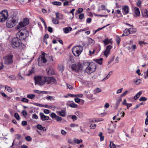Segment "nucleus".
I'll list each match as a JSON object with an SVG mask.
<instances>
[{
  "label": "nucleus",
  "instance_id": "20e7f679",
  "mask_svg": "<svg viewBox=\"0 0 148 148\" xmlns=\"http://www.w3.org/2000/svg\"><path fill=\"white\" fill-rule=\"evenodd\" d=\"M11 44L12 47L15 48L20 47L21 46L22 43L21 40L16 37L12 39Z\"/></svg>",
  "mask_w": 148,
  "mask_h": 148
},
{
  "label": "nucleus",
  "instance_id": "4be33fe9",
  "mask_svg": "<svg viewBox=\"0 0 148 148\" xmlns=\"http://www.w3.org/2000/svg\"><path fill=\"white\" fill-rule=\"evenodd\" d=\"M37 128L40 130H42L43 131H46V129L45 127H43L40 124H38L37 126Z\"/></svg>",
  "mask_w": 148,
  "mask_h": 148
},
{
  "label": "nucleus",
  "instance_id": "4d7b16f0",
  "mask_svg": "<svg viewBox=\"0 0 148 148\" xmlns=\"http://www.w3.org/2000/svg\"><path fill=\"white\" fill-rule=\"evenodd\" d=\"M90 127L91 129H94L96 127V124H91L90 125Z\"/></svg>",
  "mask_w": 148,
  "mask_h": 148
},
{
  "label": "nucleus",
  "instance_id": "338daca9",
  "mask_svg": "<svg viewBox=\"0 0 148 148\" xmlns=\"http://www.w3.org/2000/svg\"><path fill=\"white\" fill-rule=\"evenodd\" d=\"M61 133L63 135H65L66 134V132L64 130H62L61 131Z\"/></svg>",
  "mask_w": 148,
  "mask_h": 148
},
{
  "label": "nucleus",
  "instance_id": "f3484780",
  "mask_svg": "<svg viewBox=\"0 0 148 148\" xmlns=\"http://www.w3.org/2000/svg\"><path fill=\"white\" fill-rule=\"evenodd\" d=\"M57 113L62 117H65L66 115L65 111L64 110H62L61 111H57Z\"/></svg>",
  "mask_w": 148,
  "mask_h": 148
},
{
  "label": "nucleus",
  "instance_id": "4468645a",
  "mask_svg": "<svg viewBox=\"0 0 148 148\" xmlns=\"http://www.w3.org/2000/svg\"><path fill=\"white\" fill-rule=\"evenodd\" d=\"M39 114L40 119L42 121L48 120L49 119V116L45 115L43 113L40 112Z\"/></svg>",
  "mask_w": 148,
  "mask_h": 148
},
{
  "label": "nucleus",
  "instance_id": "a878e982",
  "mask_svg": "<svg viewBox=\"0 0 148 148\" xmlns=\"http://www.w3.org/2000/svg\"><path fill=\"white\" fill-rule=\"evenodd\" d=\"M141 94L142 92L141 91L139 92L135 96H134V99L135 100L137 99L139 97Z\"/></svg>",
  "mask_w": 148,
  "mask_h": 148
},
{
  "label": "nucleus",
  "instance_id": "393cba45",
  "mask_svg": "<svg viewBox=\"0 0 148 148\" xmlns=\"http://www.w3.org/2000/svg\"><path fill=\"white\" fill-rule=\"evenodd\" d=\"M5 88V90L9 92H12V89L10 87L8 86H6Z\"/></svg>",
  "mask_w": 148,
  "mask_h": 148
},
{
  "label": "nucleus",
  "instance_id": "c9c22d12",
  "mask_svg": "<svg viewBox=\"0 0 148 148\" xmlns=\"http://www.w3.org/2000/svg\"><path fill=\"white\" fill-rule=\"evenodd\" d=\"M88 44H94L95 41L94 40L90 38H89L88 39Z\"/></svg>",
  "mask_w": 148,
  "mask_h": 148
},
{
  "label": "nucleus",
  "instance_id": "864d4df0",
  "mask_svg": "<svg viewBox=\"0 0 148 148\" xmlns=\"http://www.w3.org/2000/svg\"><path fill=\"white\" fill-rule=\"evenodd\" d=\"M84 17V14L83 13H82L79 15V18L80 19H82Z\"/></svg>",
  "mask_w": 148,
  "mask_h": 148
},
{
  "label": "nucleus",
  "instance_id": "4c0bfd02",
  "mask_svg": "<svg viewBox=\"0 0 148 148\" xmlns=\"http://www.w3.org/2000/svg\"><path fill=\"white\" fill-rule=\"evenodd\" d=\"M0 93L3 97L6 98L8 99H10V97L8 96L4 92L1 91L0 92Z\"/></svg>",
  "mask_w": 148,
  "mask_h": 148
},
{
  "label": "nucleus",
  "instance_id": "e2e57ef3",
  "mask_svg": "<svg viewBox=\"0 0 148 148\" xmlns=\"http://www.w3.org/2000/svg\"><path fill=\"white\" fill-rule=\"evenodd\" d=\"M48 31L50 33H51L53 32L52 28L50 27H48Z\"/></svg>",
  "mask_w": 148,
  "mask_h": 148
},
{
  "label": "nucleus",
  "instance_id": "79ce46f5",
  "mask_svg": "<svg viewBox=\"0 0 148 148\" xmlns=\"http://www.w3.org/2000/svg\"><path fill=\"white\" fill-rule=\"evenodd\" d=\"M21 101L22 102L25 103H27L28 102V99H27L23 98L22 99H21Z\"/></svg>",
  "mask_w": 148,
  "mask_h": 148
},
{
  "label": "nucleus",
  "instance_id": "9b49d317",
  "mask_svg": "<svg viewBox=\"0 0 148 148\" xmlns=\"http://www.w3.org/2000/svg\"><path fill=\"white\" fill-rule=\"evenodd\" d=\"M45 83L47 82V84H53L56 82V80L53 77H45Z\"/></svg>",
  "mask_w": 148,
  "mask_h": 148
},
{
  "label": "nucleus",
  "instance_id": "5701e85b",
  "mask_svg": "<svg viewBox=\"0 0 148 148\" xmlns=\"http://www.w3.org/2000/svg\"><path fill=\"white\" fill-rule=\"evenodd\" d=\"M142 15L143 16H148V11L145 10L141 12Z\"/></svg>",
  "mask_w": 148,
  "mask_h": 148
},
{
  "label": "nucleus",
  "instance_id": "f257e3e1",
  "mask_svg": "<svg viewBox=\"0 0 148 148\" xmlns=\"http://www.w3.org/2000/svg\"><path fill=\"white\" fill-rule=\"evenodd\" d=\"M18 18L16 12H15L11 16L6 22V26L9 28L14 26L18 22Z\"/></svg>",
  "mask_w": 148,
  "mask_h": 148
},
{
  "label": "nucleus",
  "instance_id": "052dcab7",
  "mask_svg": "<svg viewBox=\"0 0 148 148\" xmlns=\"http://www.w3.org/2000/svg\"><path fill=\"white\" fill-rule=\"evenodd\" d=\"M44 112L46 114H48L50 112L49 110L47 109H45L44 110Z\"/></svg>",
  "mask_w": 148,
  "mask_h": 148
},
{
  "label": "nucleus",
  "instance_id": "412c9836",
  "mask_svg": "<svg viewBox=\"0 0 148 148\" xmlns=\"http://www.w3.org/2000/svg\"><path fill=\"white\" fill-rule=\"evenodd\" d=\"M121 98L122 97H121L117 98L115 104L116 106L117 107L119 105V104L122 100Z\"/></svg>",
  "mask_w": 148,
  "mask_h": 148
},
{
  "label": "nucleus",
  "instance_id": "dca6fc26",
  "mask_svg": "<svg viewBox=\"0 0 148 148\" xmlns=\"http://www.w3.org/2000/svg\"><path fill=\"white\" fill-rule=\"evenodd\" d=\"M56 18L58 19L62 20L64 18L63 15V14H60L59 12L56 13Z\"/></svg>",
  "mask_w": 148,
  "mask_h": 148
},
{
  "label": "nucleus",
  "instance_id": "6e6d98bb",
  "mask_svg": "<svg viewBox=\"0 0 148 148\" xmlns=\"http://www.w3.org/2000/svg\"><path fill=\"white\" fill-rule=\"evenodd\" d=\"M32 118L33 119H37L38 118V116L35 114H34L32 115Z\"/></svg>",
  "mask_w": 148,
  "mask_h": 148
},
{
  "label": "nucleus",
  "instance_id": "e433bc0d",
  "mask_svg": "<svg viewBox=\"0 0 148 148\" xmlns=\"http://www.w3.org/2000/svg\"><path fill=\"white\" fill-rule=\"evenodd\" d=\"M103 42L104 43L105 45L109 44L110 42H111L110 40H108L107 39H106L105 40H103ZM111 43H112V42Z\"/></svg>",
  "mask_w": 148,
  "mask_h": 148
},
{
  "label": "nucleus",
  "instance_id": "39448f33",
  "mask_svg": "<svg viewBox=\"0 0 148 148\" xmlns=\"http://www.w3.org/2000/svg\"><path fill=\"white\" fill-rule=\"evenodd\" d=\"M35 84L38 85H43L45 84V77L40 76H35Z\"/></svg>",
  "mask_w": 148,
  "mask_h": 148
},
{
  "label": "nucleus",
  "instance_id": "c85d7f7f",
  "mask_svg": "<svg viewBox=\"0 0 148 148\" xmlns=\"http://www.w3.org/2000/svg\"><path fill=\"white\" fill-rule=\"evenodd\" d=\"M52 3L53 5L57 6H60L62 4V3L61 2L57 1H53Z\"/></svg>",
  "mask_w": 148,
  "mask_h": 148
},
{
  "label": "nucleus",
  "instance_id": "ddd939ff",
  "mask_svg": "<svg viewBox=\"0 0 148 148\" xmlns=\"http://www.w3.org/2000/svg\"><path fill=\"white\" fill-rule=\"evenodd\" d=\"M112 48V47L110 45H109L107 47L106 50L104 51V55L106 57L108 56Z\"/></svg>",
  "mask_w": 148,
  "mask_h": 148
},
{
  "label": "nucleus",
  "instance_id": "cd10ccee",
  "mask_svg": "<svg viewBox=\"0 0 148 148\" xmlns=\"http://www.w3.org/2000/svg\"><path fill=\"white\" fill-rule=\"evenodd\" d=\"M58 69L61 72H62L64 71V68L63 65L62 64H60L58 66Z\"/></svg>",
  "mask_w": 148,
  "mask_h": 148
},
{
  "label": "nucleus",
  "instance_id": "2f4dec72",
  "mask_svg": "<svg viewBox=\"0 0 148 148\" xmlns=\"http://www.w3.org/2000/svg\"><path fill=\"white\" fill-rule=\"evenodd\" d=\"M102 58H100L99 59H96L95 60V62L98 64L101 65L102 63Z\"/></svg>",
  "mask_w": 148,
  "mask_h": 148
},
{
  "label": "nucleus",
  "instance_id": "2eb2a0df",
  "mask_svg": "<svg viewBox=\"0 0 148 148\" xmlns=\"http://www.w3.org/2000/svg\"><path fill=\"white\" fill-rule=\"evenodd\" d=\"M122 9L124 12L123 13L124 15L127 14L129 11V8L128 6L126 5L122 7Z\"/></svg>",
  "mask_w": 148,
  "mask_h": 148
},
{
  "label": "nucleus",
  "instance_id": "603ef678",
  "mask_svg": "<svg viewBox=\"0 0 148 148\" xmlns=\"http://www.w3.org/2000/svg\"><path fill=\"white\" fill-rule=\"evenodd\" d=\"M128 92V91L127 90L125 91L122 94H121L120 97H124L125 96Z\"/></svg>",
  "mask_w": 148,
  "mask_h": 148
},
{
  "label": "nucleus",
  "instance_id": "0eeeda50",
  "mask_svg": "<svg viewBox=\"0 0 148 148\" xmlns=\"http://www.w3.org/2000/svg\"><path fill=\"white\" fill-rule=\"evenodd\" d=\"M8 11L4 10L0 13V22H3L5 21L8 17Z\"/></svg>",
  "mask_w": 148,
  "mask_h": 148
},
{
  "label": "nucleus",
  "instance_id": "0e129e2a",
  "mask_svg": "<svg viewBox=\"0 0 148 148\" xmlns=\"http://www.w3.org/2000/svg\"><path fill=\"white\" fill-rule=\"evenodd\" d=\"M78 116H79L80 118H82L83 116V114L81 112H78Z\"/></svg>",
  "mask_w": 148,
  "mask_h": 148
},
{
  "label": "nucleus",
  "instance_id": "a18cd8bd",
  "mask_svg": "<svg viewBox=\"0 0 148 148\" xmlns=\"http://www.w3.org/2000/svg\"><path fill=\"white\" fill-rule=\"evenodd\" d=\"M25 140L27 141H30L32 139V138L29 136H27L25 137Z\"/></svg>",
  "mask_w": 148,
  "mask_h": 148
},
{
  "label": "nucleus",
  "instance_id": "13d9d810",
  "mask_svg": "<svg viewBox=\"0 0 148 148\" xmlns=\"http://www.w3.org/2000/svg\"><path fill=\"white\" fill-rule=\"evenodd\" d=\"M21 124L23 126H26L27 124V122L26 121H23L22 122Z\"/></svg>",
  "mask_w": 148,
  "mask_h": 148
},
{
  "label": "nucleus",
  "instance_id": "aec40b11",
  "mask_svg": "<svg viewBox=\"0 0 148 148\" xmlns=\"http://www.w3.org/2000/svg\"><path fill=\"white\" fill-rule=\"evenodd\" d=\"M134 9V12L136 15L137 16H140V12L139 8L137 7H135Z\"/></svg>",
  "mask_w": 148,
  "mask_h": 148
},
{
  "label": "nucleus",
  "instance_id": "ea45409f",
  "mask_svg": "<svg viewBox=\"0 0 148 148\" xmlns=\"http://www.w3.org/2000/svg\"><path fill=\"white\" fill-rule=\"evenodd\" d=\"M50 116L53 119L56 118L57 116L56 115L55 113L53 112H52L50 114Z\"/></svg>",
  "mask_w": 148,
  "mask_h": 148
},
{
  "label": "nucleus",
  "instance_id": "72a5a7b5",
  "mask_svg": "<svg viewBox=\"0 0 148 148\" xmlns=\"http://www.w3.org/2000/svg\"><path fill=\"white\" fill-rule=\"evenodd\" d=\"M110 148H116V145L114 143L113 141H111L109 145Z\"/></svg>",
  "mask_w": 148,
  "mask_h": 148
},
{
  "label": "nucleus",
  "instance_id": "680f3d73",
  "mask_svg": "<svg viewBox=\"0 0 148 148\" xmlns=\"http://www.w3.org/2000/svg\"><path fill=\"white\" fill-rule=\"evenodd\" d=\"M110 76V73L108 74L102 80V81H103L105 80H106L108 79Z\"/></svg>",
  "mask_w": 148,
  "mask_h": 148
},
{
  "label": "nucleus",
  "instance_id": "bb28decb",
  "mask_svg": "<svg viewBox=\"0 0 148 148\" xmlns=\"http://www.w3.org/2000/svg\"><path fill=\"white\" fill-rule=\"evenodd\" d=\"M52 22L53 24L56 25L58 24L59 23L58 19L54 18H52Z\"/></svg>",
  "mask_w": 148,
  "mask_h": 148
},
{
  "label": "nucleus",
  "instance_id": "c756f323",
  "mask_svg": "<svg viewBox=\"0 0 148 148\" xmlns=\"http://www.w3.org/2000/svg\"><path fill=\"white\" fill-rule=\"evenodd\" d=\"M67 105L72 108H76L77 107V105L74 103H71L69 104V105L68 104H67Z\"/></svg>",
  "mask_w": 148,
  "mask_h": 148
},
{
  "label": "nucleus",
  "instance_id": "de8ad7c7",
  "mask_svg": "<svg viewBox=\"0 0 148 148\" xmlns=\"http://www.w3.org/2000/svg\"><path fill=\"white\" fill-rule=\"evenodd\" d=\"M147 99L145 97H141L139 99L140 101H145L147 100Z\"/></svg>",
  "mask_w": 148,
  "mask_h": 148
},
{
  "label": "nucleus",
  "instance_id": "f704fd0d",
  "mask_svg": "<svg viewBox=\"0 0 148 148\" xmlns=\"http://www.w3.org/2000/svg\"><path fill=\"white\" fill-rule=\"evenodd\" d=\"M129 30L130 34H132L134 33L136 31V29L133 28L129 29Z\"/></svg>",
  "mask_w": 148,
  "mask_h": 148
},
{
  "label": "nucleus",
  "instance_id": "6e6552de",
  "mask_svg": "<svg viewBox=\"0 0 148 148\" xmlns=\"http://www.w3.org/2000/svg\"><path fill=\"white\" fill-rule=\"evenodd\" d=\"M13 56L8 55L3 58L4 64L6 65H10L13 62Z\"/></svg>",
  "mask_w": 148,
  "mask_h": 148
},
{
  "label": "nucleus",
  "instance_id": "58836bf2",
  "mask_svg": "<svg viewBox=\"0 0 148 148\" xmlns=\"http://www.w3.org/2000/svg\"><path fill=\"white\" fill-rule=\"evenodd\" d=\"M74 141L75 143H76L77 144H79L80 143H81L82 142V140L81 139L79 140L77 139H74Z\"/></svg>",
  "mask_w": 148,
  "mask_h": 148
},
{
  "label": "nucleus",
  "instance_id": "7c9ffc66",
  "mask_svg": "<svg viewBox=\"0 0 148 148\" xmlns=\"http://www.w3.org/2000/svg\"><path fill=\"white\" fill-rule=\"evenodd\" d=\"M35 96L34 95L32 94H28L27 96V97L31 99H33L34 98Z\"/></svg>",
  "mask_w": 148,
  "mask_h": 148
},
{
  "label": "nucleus",
  "instance_id": "6ab92c4d",
  "mask_svg": "<svg viewBox=\"0 0 148 148\" xmlns=\"http://www.w3.org/2000/svg\"><path fill=\"white\" fill-rule=\"evenodd\" d=\"M130 34L129 29H126L123 31V33L121 35L122 37L127 36L128 35Z\"/></svg>",
  "mask_w": 148,
  "mask_h": 148
},
{
  "label": "nucleus",
  "instance_id": "a19ab883",
  "mask_svg": "<svg viewBox=\"0 0 148 148\" xmlns=\"http://www.w3.org/2000/svg\"><path fill=\"white\" fill-rule=\"evenodd\" d=\"M56 119L57 122H58L61 121L62 120V119L61 117H60L59 116H57L56 118Z\"/></svg>",
  "mask_w": 148,
  "mask_h": 148
},
{
  "label": "nucleus",
  "instance_id": "774afa93",
  "mask_svg": "<svg viewBox=\"0 0 148 148\" xmlns=\"http://www.w3.org/2000/svg\"><path fill=\"white\" fill-rule=\"evenodd\" d=\"M83 11V9L82 8H79L78 9V12L79 13H80Z\"/></svg>",
  "mask_w": 148,
  "mask_h": 148
},
{
  "label": "nucleus",
  "instance_id": "b1692460",
  "mask_svg": "<svg viewBox=\"0 0 148 148\" xmlns=\"http://www.w3.org/2000/svg\"><path fill=\"white\" fill-rule=\"evenodd\" d=\"M63 29L64 30V32L65 33H67L69 31H71L72 30V28L71 27H69L64 28Z\"/></svg>",
  "mask_w": 148,
  "mask_h": 148
},
{
  "label": "nucleus",
  "instance_id": "423d86ee",
  "mask_svg": "<svg viewBox=\"0 0 148 148\" xmlns=\"http://www.w3.org/2000/svg\"><path fill=\"white\" fill-rule=\"evenodd\" d=\"M46 54L43 53L38 58V64L39 66H42V63H45L47 62V60L45 58Z\"/></svg>",
  "mask_w": 148,
  "mask_h": 148
},
{
  "label": "nucleus",
  "instance_id": "3c124183",
  "mask_svg": "<svg viewBox=\"0 0 148 148\" xmlns=\"http://www.w3.org/2000/svg\"><path fill=\"white\" fill-rule=\"evenodd\" d=\"M141 1L140 0H138V2L137 3V6H138V7H140L141 6Z\"/></svg>",
  "mask_w": 148,
  "mask_h": 148
},
{
  "label": "nucleus",
  "instance_id": "f03ea898",
  "mask_svg": "<svg viewBox=\"0 0 148 148\" xmlns=\"http://www.w3.org/2000/svg\"><path fill=\"white\" fill-rule=\"evenodd\" d=\"M29 32L26 29H23L19 31L16 34V37L21 40H23L29 35Z\"/></svg>",
  "mask_w": 148,
  "mask_h": 148
},
{
  "label": "nucleus",
  "instance_id": "9d476101",
  "mask_svg": "<svg viewBox=\"0 0 148 148\" xmlns=\"http://www.w3.org/2000/svg\"><path fill=\"white\" fill-rule=\"evenodd\" d=\"M29 23V21L28 19L27 18H24L23 20L22 21L20 22L16 27V29H18L21 27H24L27 25Z\"/></svg>",
  "mask_w": 148,
  "mask_h": 148
},
{
  "label": "nucleus",
  "instance_id": "bf43d9fd",
  "mask_svg": "<svg viewBox=\"0 0 148 148\" xmlns=\"http://www.w3.org/2000/svg\"><path fill=\"white\" fill-rule=\"evenodd\" d=\"M34 105L39 107H43L44 106V105H42L38 103H34Z\"/></svg>",
  "mask_w": 148,
  "mask_h": 148
},
{
  "label": "nucleus",
  "instance_id": "49530a36",
  "mask_svg": "<svg viewBox=\"0 0 148 148\" xmlns=\"http://www.w3.org/2000/svg\"><path fill=\"white\" fill-rule=\"evenodd\" d=\"M120 39L119 37L118 36H117L116 37V43L118 45H119L120 42Z\"/></svg>",
  "mask_w": 148,
  "mask_h": 148
},
{
  "label": "nucleus",
  "instance_id": "473e14b6",
  "mask_svg": "<svg viewBox=\"0 0 148 148\" xmlns=\"http://www.w3.org/2000/svg\"><path fill=\"white\" fill-rule=\"evenodd\" d=\"M102 133L101 132L99 134L98 136L100 137V140L101 141H102L104 140V136L102 135Z\"/></svg>",
  "mask_w": 148,
  "mask_h": 148
},
{
  "label": "nucleus",
  "instance_id": "1a4fd4ad",
  "mask_svg": "<svg viewBox=\"0 0 148 148\" xmlns=\"http://www.w3.org/2000/svg\"><path fill=\"white\" fill-rule=\"evenodd\" d=\"M87 64H88V66L86 67L85 71L88 74H90L95 71L96 67L94 64L91 65L88 62Z\"/></svg>",
  "mask_w": 148,
  "mask_h": 148
},
{
  "label": "nucleus",
  "instance_id": "09e8293b",
  "mask_svg": "<svg viewBox=\"0 0 148 148\" xmlns=\"http://www.w3.org/2000/svg\"><path fill=\"white\" fill-rule=\"evenodd\" d=\"M74 100H75V101L76 103H78L80 102V100L83 101V100L82 99H80L78 98H75L74 99Z\"/></svg>",
  "mask_w": 148,
  "mask_h": 148
},
{
  "label": "nucleus",
  "instance_id": "7ed1b4c3",
  "mask_svg": "<svg viewBox=\"0 0 148 148\" xmlns=\"http://www.w3.org/2000/svg\"><path fill=\"white\" fill-rule=\"evenodd\" d=\"M83 50V46L78 45L72 48V51L74 56H78L82 51Z\"/></svg>",
  "mask_w": 148,
  "mask_h": 148
},
{
  "label": "nucleus",
  "instance_id": "37998d69",
  "mask_svg": "<svg viewBox=\"0 0 148 148\" xmlns=\"http://www.w3.org/2000/svg\"><path fill=\"white\" fill-rule=\"evenodd\" d=\"M14 116L17 120H19V119L20 116L18 113H15L14 114Z\"/></svg>",
  "mask_w": 148,
  "mask_h": 148
},
{
  "label": "nucleus",
  "instance_id": "a211bd4d",
  "mask_svg": "<svg viewBox=\"0 0 148 148\" xmlns=\"http://www.w3.org/2000/svg\"><path fill=\"white\" fill-rule=\"evenodd\" d=\"M80 65H78V66H77L75 64H73L71 66V67L72 70L77 71L79 70L80 69V66L79 67V66Z\"/></svg>",
  "mask_w": 148,
  "mask_h": 148
},
{
  "label": "nucleus",
  "instance_id": "69168bd1",
  "mask_svg": "<svg viewBox=\"0 0 148 148\" xmlns=\"http://www.w3.org/2000/svg\"><path fill=\"white\" fill-rule=\"evenodd\" d=\"M108 133L109 134L110 133H112L114 132V130L112 129H108Z\"/></svg>",
  "mask_w": 148,
  "mask_h": 148
},
{
  "label": "nucleus",
  "instance_id": "f8f14e48",
  "mask_svg": "<svg viewBox=\"0 0 148 148\" xmlns=\"http://www.w3.org/2000/svg\"><path fill=\"white\" fill-rule=\"evenodd\" d=\"M47 73L49 76L55 74V71L53 68L51 66L48 67L46 69Z\"/></svg>",
  "mask_w": 148,
  "mask_h": 148
},
{
  "label": "nucleus",
  "instance_id": "8fccbe9b",
  "mask_svg": "<svg viewBox=\"0 0 148 148\" xmlns=\"http://www.w3.org/2000/svg\"><path fill=\"white\" fill-rule=\"evenodd\" d=\"M141 83V80L140 79H137L135 82V84L136 85L139 84Z\"/></svg>",
  "mask_w": 148,
  "mask_h": 148
},
{
  "label": "nucleus",
  "instance_id": "5fc2aeb1",
  "mask_svg": "<svg viewBox=\"0 0 148 148\" xmlns=\"http://www.w3.org/2000/svg\"><path fill=\"white\" fill-rule=\"evenodd\" d=\"M22 112L23 115L24 116H26L27 114V111L25 110H23L22 111Z\"/></svg>",
  "mask_w": 148,
  "mask_h": 148
},
{
  "label": "nucleus",
  "instance_id": "c03bdc74",
  "mask_svg": "<svg viewBox=\"0 0 148 148\" xmlns=\"http://www.w3.org/2000/svg\"><path fill=\"white\" fill-rule=\"evenodd\" d=\"M46 99L47 100H50L51 101L53 100H54L53 97L51 96H49L46 98Z\"/></svg>",
  "mask_w": 148,
  "mask_h": 148
}]
</instances>
